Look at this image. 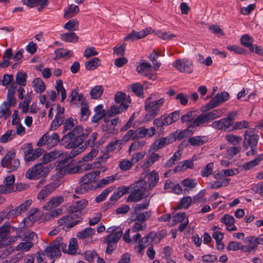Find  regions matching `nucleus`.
I'll return each instance as SVG.
<instances>
[{"mask_svg": "<svg viewBox=\"0 0 263 263\" xmlns=\"http://www.w3.org/2000/svg\"><path fill=\"white\" fill-rule=\"evenodd\" d=\"M244 242L246 244V245L243 246L244 252H250L255 250L258 247L256 237L254 236L246 237L244 239Z\"/></svg>", "mask_w": 263, "mask_h": 263, "instance_id": "a878e982", "label": "nucleus"}, {"mask_svg": "<svg viewBox=\"0 0 263 263\" xmlns=\"http://www.w3.org/2000/svg\"><path fill=\"white\" fill-rule=\"evenodd\" d=\"M116 103L120 104L123 109H127L130 104V97L125 93L119 91L116 93L115 97Z\"/></svg>", "mask_w": 263, "mask_h": 263, "instance_id": "412c9836", "label": "nucleus"}, {"mask_svg": "<svg viewBox=\"0 0 263 263\" xmlns=\"http://www.w3.org/2000/svg\"><path fill=\"white\" fill-rule=\"evenodd\" d=\"M60 249L56 245H51L45 248V253L47 256L50 258H57L61 255Z\"/></svg>", "mask_w": 263, "mask_h": 263, "instance_id": "7c9ffc66", "label": "nucleus"}, {"mask_svg": "<svg viewBox=\"0 0 263 263\" xmlns=\"http://www.w3.org/2000/svg\"><path fill=\"white\" fill-rule=\"evenodd\" d=\"M16 84L13 83L8 88V93L7 95V101L3 103H6V105L10 106H14L16 103V100L14 98L15 89L16 88Z\"/></svg>", "mask_w": 263, "mask_h": 263, "instance_id": "cd10ccee", "label": "nucleus"}, {"mask_svg": "<svg viewBox=\"0 0 263 263\" xmlns=\"http://www.w3.org/2000/svg\"><path fill=\"white\" fill-rule=\"evenodd\" d=\"M232 125V123H230L228 120L223 118L219 120L214 121L211 126L213 128L219 130L227 131Z\"/></svg>", "mask_w": 263, "mask_h": 263, "instance_id": "473e14b6", "label": "nucleus"}, {"mask_svg": "<svg viewBox=\"0 0 263 263\" xmlns=\"http://www.w3.org/2000/svg\"><path fill=\"white\" fill-rule=\"evenodd\" d=\"M160 156L159 154H156L154 152H152L149 154V156L147 157L142 164V167L144 170L147 169L151 165H152L156 161L158 160L160 158Z\"/></svg>", "mask_w": 263, "mask_h": 263, "instance_id": "4c0bfd02", "label": "nucleus"}, {"mask_svg": "<svg viewBox=\"0 0 263 263\" xmlns=\"http://www.w3.org/2000/svg\"><path fill=\"white\" fill-rule=\"evenodd\" d=\"M133 165L131 160L123 159L119 162L118 166L121 171L125 172L129 170Z\"/></svg>", "mask_w": 263, "mask_h": 263, "instance_id": "de8ad7c7", "label": "nucleus"}, {"mask_svg": "<svg viewBox=\"0 0 263 263\" xmlns=\"http://www.w3.org/2000/svg\"><path fill=\"white\" fill-rule=\"evenodd\" d=\"M106 232L108 235L105 237L104 241L107 243V251H109V246L110 244L116 243L122 235V231L119 227H110L108 228Z\"/></svg>", "mask_w": 263, "mask_h": 263, "instance_id": "9b49d317", "label": "nucleus"}, {"mask_svg": "<svg viewBox=\"0 0 263 263\" xmlns=\"http://www.w3.org/2000/svg\"><path fill=\"white\" fill-rule=\"evenodd\" d=\"M103 88L101 85H97L90 91V96L91 99H97L100 97L103 92Z\"/></svg>", "mask_w": 263, "mask_h": 263, "instance_id": "864d4df0", "label": "nucleus"}, {"mask_svg": "<svg viewBox=\"0 0 263 263\" xmlns=\"http://www.w3.org/2000/svg\"><path fill=\"white\" fill-rule=\"evenodd\" d=\"M60 141L58 134L53 133L50 135L48 133L44 134L37 143L39 146L46 145L48 148H52L55 146Z\"/></svg>", "mask_w": 263, "mask_h": 263, "instance_id": "f8f14e48", "label": "nucleus"}, {"mask_svg": "<svg viewBox=\"0 0 263 263\" xmlns=\"http://www.w3.org/2000/svg\"><path fill=\"white\" fill-rule=\"evenodd\" d=\"M221 115L222 112L219 109L202 113L198 116H196L195 111H190L182 115L180 120L182 123L187 122L188 128H194L199 126H204L211 121L220 117Z\"/></svg>", "mask_w": 263, "mask_h": 263, "instance_id": "f257e3e1", "label": "nucleus"}, {"mask_svg": "<svg viewBox=\"0 0 263 263\" xmlns=\"http://www.w3.org/2000/svg\"><path fill=\"white\" fill-rule=\"evenodd\" d=\"M262 160L263 154L257 155L253 160L244 163L242 167L245 170H249L258 165Z\"/></svg>", "mask_w": 263, "mask_h": 263, "instance_id": "58836bf2", "label": "nucleus"}, {"mask_svg": "<svg viewBox=\"0 0 263 263\" xmlns=\"http://www.w3.org/2000/svg\"><path fill=\"white\" fill-rule=\"evenodd\" d=\"M230 179L224 178L221 181H215L208 183V187L211 189L220 188L222 186H227L229 184Z\"/></svg>", "mask_w": 263, "mask_h": 263, "instance_id": "c03bdc74", "label": "nucleus"}, {"mask_svg": "<svg viewBox=\"0 0 263 263\" xmlns=\"http://www.w3.org/2000/svg\"><path fill=\"white\" fill-rule=\"evenodd\" d=\"M126 110V109H123L122 106L120 105H113L110 108L109 110L107 111L106 114L109 117H113Z\"/></svg>", "mask_w": 263, "mask_h": 263, "instance_id": "13d9d810", "label": "nucleus"}, {"mask_svg": "<svg viewBox=\"0 0 263 263\" xmlns=\"http://www.w3.org/2000/svg\"><path fill=\"white\" fill-rule=\"evenodd\" d=\"M133 191L127 199L128 202H136L140 200L146 193V182L140 180L132 185Z\"/></svg>", "mask_w": 263, "mask_h": 263, "instance_id": "423d86ee", "label": "nucleus"}, {"mask_svg": "<svg viewBox=\"0 0 263 263\" xmlns=\"http://www.w3.org/2000/svg\"><path fill=\"white\" fill-rule=\"evenodd\" d=\"M55 89L58 93H60L61 96V101L63 102L67 97L66 90L63 85V81L61 80H58L56 81Z\"/></svg>", "mask_w": 263, "mask_h": 263, "instance_id": "5fc2aeb1", "label": "nucleus"}, {"mask_svg": "<svg viewBox=\"0 0 263 263\" xmlns=\"http://www.w3.org/2000/svg\"><path fill=\"white\" fill-rule=\"evenodd\" d=\"M225 139L231 144L237 145L241 142L242 138L233 134H228L225 136Z\"/></svg>", "mask_w": 263, "mask_h": 263, "instance_id": "69168bd1", "label": "nucleus"}, {"mask_svg": "<svg viewBox=\"0 0 263 263\" xmlns=\"http://www.w3.org/2000/svg\"><path fill=\"white\" fill-rule=\"evenodd\" d=\"M180 112L179 111H175L170 114L167 116H165L166 119V124L168 125L176 122L179 118Z\"/></svg>", "mask_w": 263, "mask_h": 263, "instance_id": "338daca9", "label": "nucleus"}, {"mask_svg": "<svg viewBox=\"0 0 263 263\" xmlns=\"http://www.w3.org/2000/svg\"><path fill=\"white\" fill-rule=\"evenodd\" d=\"M57 112L54 119L51 122L50 130H54L59 127L63 122L64 108L61 107L60 105L57 104L56 106Z\"/></svg>", "mask_w": 263, "mask_h": 263, "instance_id": "f3484780", "label": "nucleus"}, {"mask_svg": "<svg viewBox=\"0 0 263 263\" xmlns=\"http://www.w3.org/2000/svg\"><path fill=\"white\" fill-rule=\"evenodd\" d=\"M220 229V228L218 226H213L211 228V230L213 231L212 237L216 241H220L223 239V233L219 231Z\"/></svg>", "mask_w": 263, "mask_h": 263, "instance_id": "680f3d73", "label": "nucleus"}, {"mask_svg": "<svg viewBox=\"0 0 263 263\" xmlns=\"http://www.w3.org/2000/svg\"><path fill=\"white\" fill-rule=\"evenodd\" d=\"M229 99V95L227 92L217 93L208 104L203 106L204 110L208 111L216 108L228 101Z\"/></svg>", "mask_w": 263, "mask_h": 263, "instance_id": "1a4fd4ad", "label": "nucleus"}, {"mask_svg": "<svg viewBox=\"0 0 263 263\" xmlns=\"http://www.w3.org/2000/svg\"><path fill=\"white\" fill-rule=\"evenodd\" d=\"M32 86L35 91L38 93L43 92L46 89V85L41 78H35L32 82Z\"/></svg>", "mask_w": 263, "mask_h": 263, "instance_id": "79ce46f5", "label": "nucleus"}, {"mask_svg": "<svg viewBox=\"0 0 263 263\" xmlns=\"http://www.w3.org/2000/svg\"><path fill=\"white\" fill-rule=\"evenodd\" d=\"M62 155L60 151H52L44 154L41 158L42 164H46L60 157Z\"/></svg>", "mask_w": 263, "mask_h": 263, "instance_id": "c756f323", "label": "nucleus"}, {"mask_svg": "<svg viewBox=\"0 0 263 263\" xmlns=\"http://www.w3.org/2000/svg\"><path fill=\"white\" fill-rule=\"evenodd\" d=\"M15 157V153L13 150L9 151L1 161V165L3 167L8 166L9 162Z\"/></svg>", "mask_w": 263, "mask_h": 263, "instance_id": "3c124183", "label": "nucleus"}, {"mask_svg": "<svg viewBox=\"0 0 263 263\" xmlns=\"http://www.w3.org/2000/svg\"><path fill=\"white\" fill-rule=\"evenodd\" d=\"M181 184L185 187L184 191H188L194 188L197 185V182L196 179L186 178L181 181Z\"/></svg>", "mask_w": 263, "mask_h": 263, "instance_id": "603ef678", "label": "nucleus"}, {"mask_svg": "<svg viewBox=\"0 0 263 263\" xmlns=\"http://www.w3.org/2000/svg\"><path fill=\"white\" fill-rule=\"evenodd\" d=\"M16 236L22 238L27 241H35L37 239V235L34 232L29 230H21Z\"/></svg>", "mask_w": 263, "mask_h": 263, "instance_id": "72a5a7b5", "label": "nucleus"}, {"mask_svg": "<svg viewBox=\"0 0 263 263\" xmlns=\"http://www.w3.org/2000/svg\"><path fill=\"white\" fill-rule=\"evenodd\" d=\"M69 159H66L58 162L56 169L61 174H75L79 172V167L74 165L72 161H69Z\"/></svg>", "mask_w": 263, "mask_h": 263, "instance_id": "ddd939ff", "label": "nucleus"}, {"mask_svg": "<svg viewBox=\"0 0 263 263\" xmlns=\"http://www.w3.org/2000/svg\"><path fill=\"white\" fill-rule=\"evenodd\" d=\"M173 66L180 72L191 73L193 71V61L188 58L179 59L174 61Z\"/></svg>", "mask_w": 263, "mask_h": 263, "instance_id": "9d476101", "label": "nucleus"}, {"mask_svg": "<svg viewBox=\"0 0 263 263\" xmlns=\"http://www.w3.org/2000/svg\"><path fill=\"white\" fill-rule=\"evenodd\" d=\"M32 201L31 199L26 200L23 203L17 206L16 208L10 211L9 214L10 216L16 217L22 213L25 212L31 205Z\"/></svg>", "mask_w": 263, "mask_h": 263, "instance_id": "4be33fe9", "label": "nucleus"}, {"mask_svg": "<svg viewBox=\"0 0 263 263\" xmlns=\"http://www.w3.org/2000/svg\"><path fill=\"white\" fill-rule=\"evenodd\" d=\"M88 204V201L85 199L75 202L68 208V212L71 214L77 213V216L82 214V210Z\"/></svg>", "mask_w": 263, "mask_h": 263, "instance_id": "a211bd4d", "label": "nucleus"}, {"mask_svg": "<svg viewBox=\"0 0 263 263\" xmlns=\"http://www.w3.org/2000/svg\"><path fill=\"white\" fill-rule=\"evenodd\" d=\"M195 160V156H193L192 160H186L181 162L179 165L176 166L173 170L175 173L182 172L187 168L192 169L194 167L193 161Z\"/></svg>", "mask_w": 263, "mask_h": 263, "instance_id": "c85d7f7f", "label": "nucleus"}, {"mask_svg": "<svg viewBox=\"0 0 263 263\" xmlns=\"http://www.w3.org/2000/svg\"><path fill=\"white\" fill-rule=\"evenodd\" d=\"M106 158L104 159L102 157H99L97 160L90 163L87 164L85 166V170L88 171L91 169L99 168L102 162H105Z\"/></svg>", "mask_w": 263, "mask_h": 263, "instance_id": "052dcab7", "label": "nucleus"}, {"mask_svg": "<svg viewBox=\"0 0 263 263\" xmlns=\"http://www.w3.org/2000/svg\"><path fill=\"white\" fill-rule=\"evenodd\" d=\"M100 171H95L83 176L80 179V185L76 188L77 194H84L93 187L91 184L100 178Z\"/></svg>", "mask_w": 263, "mask_h": 263, "instance_id": "7ed1b4c3", "label": "nucleus"}, {"mask_svg": "<svg viewBox=\"0 0 263 263\" xmlns=\"http://www.w3.org/2000/svg\"><path fill=\"white\" fill-rule=\"evenodd\" d=\"M152 31L151 27L145 28L140 31H132L125 38V40L134 41L137 40L142 39L149 34Z\"/></svg>", "mask_w": 263, "mask_h": 263, "instance_id": "6ab92c4d", "label": "nucleus"}, {"mask_svg": "<svg viewBox=\"0 0 263 263\" xmlns=\"http://www.w3.org/2000/svg\"><path fill=\"white\" fill-rule=\"evenodd\" d=\"M259 139L258 136L255 134L254 128H249L244 133L243 144L245 147L250 148V150L247 152L248 156H253L257 153V145Z\"/></svg>", "mask_w": 263, "mask_h": 263, "instance_id": "20e7f679", "label": "nucleus"}, {"mask_svg": "<svg viewBox=\"0 0 263 263\" xmlns=\"http://www.w3.org/2000/svg\"><path fill=\"white\" fill-rule=\"evenodd\" d=\"M95 233V230L91 228H86L83 230L79 232L77 234L79 239H83L92 236Z\"/></svg>", "mask_w": 263, "mask_h": 263, "instance_id": "09e8293b", "label": "nucleus"}, {"mask_svg": "<svg viewBox=\"0 0 263 263\" xmlns=\"http://www.w3.org/2000/svg\"><path fill=\"white\" fill-rule=\"evenodd\" d=\"M11 106L6 105V103H3L0 106V118L4 117L6 119L11 115L10 109Z\"/></svg>", "mask_w": 263, "mask_h": 263, "instance_id": "4d7b16f0", "label": "nucleus"}, {"mask_svg": "<svg viewBox=\"0 0 263 263\" xmlns=\"http://www.w3.org/2000/svg\"><path fill=\"white\" fill-rule=\"evenodd\" d=\"M89 133L88 130L84 132L82 126H77L67 134L64 135L62 138V141L67 143L73 139V142H75V144L83 143L84 140L87 137Z\"/></svg>", "mask_w": 263, "mask_h": 263, "instance_id": "39448f33", "label": "nucleus"}, {"mask_svg": "<svg viewBox=\"0 0 263 263\" xmlns=\"http://www.w3.org/2000/svg\"><path fill=\"white\" fill-rule=\"evenodd\" d=\"M156 132V129L153 127L145 128L144 126L140 127L136 131L135 137L138 138H143L145 137H152Z\"/></svg>", "mask_w": 263, "mask_h": 263, "instance_id": "bb28decb", "label": "nucleus"}, {"mask_svg": "<svg viewBox=\"0 0 263 263\" xmlns=\"http://www.w3.org/2000/svg\"><path fill=\"white\" fill-rule=\"evenodd\" d=\"M100 64V60L98 58H94L86 62L85 63V66L87 70H92L97 68L98 66H99Z\"/></svg>", "mask_w": 263, "mask_h": 263, "instance_id": "6e6d98bb", "label": "nucleus"}, {"mask_svg": "<svg viewBox=\"0 0 263 263\" xmlns=\"http://www.w3.org/2000/svg\"><path fill=\"white\" fill-rule=\"evenodd\" d=\"M153 67L150 63L141 62L137 66L136 70L141 75L148 77L149 79L155 80L157 78L155 74H151Z\"/></svg>", "mask_w": 263, "mask_h": 263, "instance_id": "4468645a", "label": "nucleus"}, {"mask_svg": "<svg viewBox=\"0 0 263 263\" xmlns=\"http://www.w3.org/2000/svg\"><path fill=\"white\" fill-rule=\"evenodd\" d=\"M63 27L69 31H75L78 29V22L77 20H71L67 22Z\"/></svg>", "mask_w": 263, "mask_h": 263, "instance_id": "774afa93", "label": "nucleus"}, {"mask_svg": "<svg viewBox=\"0 0 263 263\" xmlns=\"http://www.w3.org/2000/svg\"><path fill=\"white\" fill-rule=\"evenodd\" d=\"M27 146V149L24 152L25 160L26 161H33L42 155L43 152L42 148H38L33 149L31 143H28Z\"/></svg>", "mask_w": 263, "mask_h": 263, "instance_id": "dca6fc26", "label": "nucleus"}, {"mask_svg": "<svg viewBox=\"0 0 263 263\" xmlns=\"http://www.w3.org/2000/svg\"><path fill=\"white\" fill-rule=\"evenodd\" d=\"M209 137L206 136H196L189 139L188 142L192 146H200L208 142Z\"/></svg>", "mask_w": 263, "mask_h": 263, "instance_id": "2f4dec72", "label": "nucleus"}, {"mask_svg": "<svg viewBox=\"0 0 263 263\" xmlns=\"http://www.w3.org/2000/svg\"><path fill=\"white\" fill-rule=\"evenodd\" d=\"M71 216L67 215L64 216L58 220V224L60 226H63V229L67 231L81 221L80 220H77L71 222Z\"/></svg>", "mask_w": 263, "mask_h": 263, "instance_id": "b1692460", "label": "nucleus"}, {"mask_svg": "<svg viewBox=\"0 0 263 263\" xmlns=\"http://www.w3.org/2000/svg\"><path fill=\"white\" fill-rule=\"evenodd\" d=\"M147 183L150 187H154L158 183L159 179V174L155 170L146 174Z\"/></svg>", "mask_w": 263, "mask_h": 263, "instance_id": "e433bc0d", "label": "nucleus"}, {"mask_svg": "<svg viewBox=\"0 0 263 263\" xmlns=\"http://www.w3.org/2000/svg\"><path fill=\"white\" fill-rule=\"evenodd\" d=\"M23 2L30 8L39 6L40 8L38 9L39 11H41L47 6L48 0H24Z\"/></svg>", "mask_w": 263, "mask_h": 263, "instance_id": "c9c22d12", "label": "nucleus"}, {"mask_svg": "<svg viewBox=\"0 0 263 263\" xmlns=\"http://www.w3.org/2000/svg\"><path fill=\"white\" fill-rule=\"evenodd\" d=\"M79 11V7L75 5L71 4L69 6L65 11L64 17L69 18L73 17Z\"/></svg>", "mask_w": 263, "mask_h": 263, "instance_id": "49530a36", "label": "nucleus"}, {"mask_svg": "<svg viewBox=\"0 0 263 263\" xmlns=\"http://www.w3.org/2000/svg\"><path fill=\"white\" fill-rule=\"evenodd\" d=\"M227 249L229 251H237L239 250L244 251L243 245L237 241H231L227 246Z\"/></svg>", "mask_w": 263, "mask_h": 263, "instance_id": "e2e57ef3", "label": "nucleus"}, {"mask_svg": "<svg viewBox=\"0 0 263 263\" xmlns=\"http://www.w3.org/2000/svg\"><path fill=\"white\" fill-rule=\"evenodd\" d=\"M61 38L63 41L70 43H76L79 39L77 34L73 32L61 34Z\"/></svg>", "mask_w": 263, "mask_h": 263, "instance_id": "a18cd8bd", "label": "nucleus"}, {"mask_svg": "<svg viewBox=\"0 0 263 263\" xmlns=\"http://www.w3.org/2000/svg\"><path fill=\"white\" fill-rule=\"evenodd\" d=\"M236 174V173H235V170L233 169L223 170L214 175V178L216 179H221L223 177L232 176Z\"/></svg>", "mask_w": 263, "mask_h": 263, "instance_id": "bf43d9fd", "label": "nucleus"}, {"mask_svg": "<svg viewBox=\"0 0 263 263\" xmlns=\"http://www.w3.org/2000/svg\"><path fill=\"white\" fill-rule=\"evenodd\" d=\"M49 172V167L45 166L43 164L39 163L27 171L26 177L29 179H37L47 174Z\"/></svg>", "mask_w": 263, "mask_h": 263, "instance_id": "6e6552de", "label": "nucleus"}, {"mask_svg": "<svg viewBox=\"0 0 263 263\" xmlns=\"http://www.w3.org/2000/svg\"><path fill=\"white\" fill-rule=\"evenodd\" d=\"M16 137L15 132L12 129H9L6 132V133L3 134L0 138V143H5L12 139Z\"/></svg>", "mask_w": 263, "mask_h": 263, "instance_id": "8fccbe9b", "label": "nucleus"}, {"mask_svg": "<svg viewBox=\"0 0 263 263\" xmlns=\"http://www.w3.org/2000/svg\"><path fill=\"white\" fill-rule=\"evenodd\" d=\"M18 238L16 236H10L0 237V249L5 248L13 243H14Z\"/></svg>", "mask_w": 263, "mask_h": 263, "instance_id": "ea45409f", "label": "nucleus"}, {"mask_svg": "<svg viewBox=\"0 0 263 263\" xmlns=\"http://www.w3.org/2000/svg\"><path fill=\"white\" fill-rule=\"evenodd\" d=\"M220 222L223 223L226 229L229 231H235L237 230V228L234 225V218L229 214H225L220 219Z\"/></svg>", "mask_w": 263, "mask_h": 263, "instance_id": "393cba45", "label": "nucleus"}, {"mask_svg": "<svg viewBox=\"0 0 263 263\" xmlns=\"http://www.w3.org/2000/svg\"><path fill=\"white\" fill-rule=\"evenodd\" d=\"M157 92H154L149 95L144 101V109L147 113L144 119L146 121L152 120L161 112V107L165 102L164 98H159Z\"/></svg>", "mask_w": 263, "mask_h": 263, "instance_id": "f03ea898", "label": "nucleus"}, {"mask_svg": "<svg viewBox=\"0 0 263 263\" xmlns=\"http://www.w3.org/2000/svg\"><path fill=\"white\" fill-rule=\"evenodd\" d=\"M129 189V187L126 186H121L119 187L117 191L114 192L111 196L110 200L111 201H116L125 194L128 193Z\"/></svg>", "mask_w": 263, "mask_h": 263, "instance_id": "a19ab883", "label": "nucleus"}, {"mask_svg": "<svg viewBox=\"0 0 263 263\" xmlns=\"http://www.w3.org/2000/svg\"><path fill=\"white\" fill-rule=\"evenodd\" d=\"M60 183L58 182H51L43 188L39 192L37 195L38 200H44L46 198L49 196L59 186Z\"/></svg>", "mask_w": 263, "mask_h": 263, "instance_id": "2eb2a0df", "label": "nucleus"}, {"mask_svg": "<svg viewBox=\"0 0 263 263\" xmlns=\"http://www.w3.org/2000/svg\"><path fill=\"white\" fill-rule=\"evenodd\" d=\"M141 238V235L140 233H137L136 235H134L132 237V241L137 242L138 240L139 243L137 245V247L138 249V252L139 253H141L143 249L146 247L147 243L149 240L151 241H154L155 240L156 238L158 239V241H159L161 238L159 237L158 234H157L155 232H151L147 236L142 238L141 239H140Z\"/></svg>", "mask_w": 263, "mask_h": 263, "instance_id": "0eeeda50", "label": "nucleus"}, {"mask_svg": "<svg viewBox=\"0 0 263 263\" xmlns=\"http://www.w3.org/2000/svg\"><path fill=\"white\" fill-rule=\"evenodd\" d=\"M90 115V111L89 109L88 104H85L81 107L80 119L82 121H86L88 119Z\"/></svg>", "mask_w": 263, "mask_h": 263, "instance_id": "0e129e2a", "label": "nucleus"}, {"mask_svg": "<svg viewBox=\"0 0 263 263\" xmlns=\"http://www.w3.org/2000/svg\"><path fill=\"white\" fill-rule=\"evenodd\" d=\"M253 42V39L248 34L243 35L240 39L241 44L243 46L248 47L249 50L252 52L254 51V46L252 44Z\"/></svg>", "mask_w": 263, "mask_h": 263, "instance_id": "37998d69", "label": "nucleus"}, {"mask_svg": "<svg viewBox=\"0 0 263 263\" xmlns=\"http://www.w3.org/2000/svg\"><path fill=\"white\" fill-rule=\"evenodd\" d=\"M65 147L67 148H71V151L69 154V157L71 158L77 156L79 155L82 152H83L85 148H86V144L84 145L83 144V143H78V144H75V142H69Z\"/></svg>", "mask_w": 263, "mask_h": 263, "instance_id": "aec40b11", "label": "nucleus"}, {"mask_svg": "<svg viewBox=\"0 0 263 263\" xmlns=\"http://www.w3.org/2000/svg\"><path fill=\"white\" fill-rule=\"evenodd\" d=\"M171 143V141L168 138H161L156 140L153 144L152 145L151 150L153 151H157L159 149H161L165 146Z\"/></svg>", "mask_w": 263, "mask_h": 263, "instance_id": "f704fd0d", "label": "nucleus"}, {"mask_svg": "<svg viewBox=\"0 0 263 263\" xmlns=\"http://www.w3.org/2000/svg\"><path fill=\"white\" fill-rule=\"evenodd\" d=\"M64 200V197L62 196H53L44 205L43 208L46 211H50L60 205Z\"/></svg>", "mask_w": 263, "mask_h": 263, "instance_id": "5701e85b", "label": "nucleus"}]
</instances>
